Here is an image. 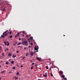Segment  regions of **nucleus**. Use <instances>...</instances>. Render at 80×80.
<instances>
[{
    "mask_svg": "<svg viewBox=\"0 0 80 80\" xmlns=\"http://www.w3.org/2000/svg\"><path fill=\"white\" fill-rule=\"evenodd\" d=\"M37 66V65H35V66Z\"/></svg>",
    "mask_w": 80,
    "mask_h": 80,
    "instance_id": "nucleus-64",
    "label": "nucleus"
},
{
    "mask_svg": "<svg viewBox=\"0 0 80 80\" xmlns=\"http://www.w3.org/2000/svg\"><path fill=\"white\" fill-rule=\"evenodd\" d=\"M2 50V47L1 46H0V51H1Z\"/></svg>",
    "mask_w": 80,
    "mask_h": 80,
    "instance_id": "nucleus-20",
    "label": "nucleus"
},
{
    "mask_svg": "<svg viewBox=\"0 0 80 80\" xmlns=\"http://www.w3.org/2000/svg\"><path fill=\"white\" fill-rule=\"evenodd\" d=\"M35 52H34V54H35Z\"/></svg>",
    "mask_w": 80,
    "mask_h": 80,
    "instance_id": "nucleus-60",
    "label": "nucleus"
},
{
    "mask_svg": "<svg viewBox=\"0 0 80 80\" xmlns=\"http://www.w3.org/2000/svg\"><path fill=\"white\" fill-rule=\"evenodd\" d=\"M58 70H59V68H58Z\"/></svg>",
    "mask_w": 80,
    "mask_h": 80,
    "instance_id": "nucleus-59",
    "label": "nucleus"
},
{
    "mask_svg": "<svg viewBox=\"0 0 80 80\" xmlns=\"http://www.w3.org/2000/svg\"><path fill=\"white\" fill-rule=\"evenodd\" d=\"M12 69L14 70L15 69V67H13L12 68Z\"/></svg>",
    "mask_w": 80,
    "mask_h": 80,
    "instance_id": "nucleus-26",
    "label": "nucleus"
},
{
    "mask_svg": "<svg viewBox=\"0 0 80 80\" xmlns=\"http://www.w3.org/2000/svg\"><path fill=\"white\" fill-rule=\"evenodd\" d=\"M20 34V33H18L17 34V37H18L19 35Z\"/></svg>",
    "mask_w": 80,
    "mask_h": 80,
    "instance_id": "nucleus-12",
    "label": "nucleus"
},
{
    "mask_svg": "<svg viewBox=\"0 0 80 80\" xmlns=\"http://www.w3.org/2000/svg\"><path fill=\"white\" fill-rule=\"evenodd\" d=\"M64 77H65V76L64 75H62V76H61L62 78H64Z\"/></svg>",
    "mask_w": 80,
    "mask_h": 80,
    "instance_id": "nucleus-17",
    "label": "nucleus"
},
{
    "mask_svg": "<svg viewBox=\"0 0 80 80\" xmlns=\"http://www.w3.org/2000/svg\"><path fill=\"white\" fill-rule=\"evenodd\" d=\"M5 37V36L3 35H1V37H0V38H3V39H4V38Z\"/></svg>",
    "mask_w": 80,
    "mask_h": 80,
    "instance_id": "nucleus-9",
    "label": "nucleus"
},
{
    "mask_svg": "<svg viewBox=\"0 0 80 80\" xmlns=\"http://www.w3.org/2000/svg\"><path fill=\"white\" fill-rule=\"evenodd\" d=\"M26 37H27V38H28L29 37V36L28 34H26Z\"/></svg>",
    "mask_w": 80,
    "mask_h": 80,
    "instance_id": "nucleus-27",
    "label": "nucleus"
},
{
    "mask_svg": "<svg viewBox=\"0 0 80 80\" xmlns=\"http://www.w3.org/2000/svg\"><path fill=\"white\" fill-rule=\"evenodd\" d=\"M26 48H27V47H26V48H24V49H26Z\"/></svg>",
    "mask_w": 80,
    "mask_h": 80,
    "instance_id": "nucleus-45",
    "label": "nucleus"
},
{
    "mask_svg": "<svg viewBox=\"0 0 80 80\" xmlns=\"http://www.w3.org/2000/svg\"><path fill=\"white\" fill-rule=\"evenodd\" d=\"M21 44V43H18V45H20Z\"/></svg>",
    "mask_w": 80,
    "mask_h": 80,
    "instance_id": "nucleus-31",
    "label": "nucleus"
},
{
    "mask_svg": "<svg viewBox=\"0 0 80 80\" xmlns=\"http://www.w3.org/2000/svg\"><path fill=\"white\" fill-rule=\"evenodd\" d=\"M4 72H5V71H1V73H4Z\"/></svg>",
    "mask_w": 80,
    "mask_h": 80,
    "instance_id": "nucleus-13",
    "label": "nucleus"
},
{
    "mask_svg": "<svg viewBox=\"0 0 80 80\" xmlns=\"http://www.w3.org/2000/svg\"><path fill=\"white\" fill-rule=\"evenodd\" d=\"M63 79L64 80H67V79L66 78H63Z\"/></svg>",
    "mask_w": 80,
    "mask_h": 80,
    "instance_id": "nucleus-15",
    "label": "nucleus"
},
{
    "mask_svg": "<svg viewBox=\"0 0 80 80\" xmlns=\"http://www.w3.org/2000/svg\"><path fill=\"white\" fill-rule=\"evenodd\" d=\"M56 68H57L58 69V68H59L58 67H57Z\"/></svg>",
    "mask_w": 80,
    "mask_h": 80,
    "instance_id": "nucleus-58",
    "label": "nucleus"
},
{
    "mask_svg": "<svg viewBox=\"0 0 80 80\" xmlns=\"http://www.w3.org/2000/svg\"><path fill=\"white\" fill-rule=\"evenodd\" d=\"M4 51L5 52H6V50H4Z\"/></svg>",
    "mask_w": 80,
    "mask_h": 80,
    "instance_id": "nucleus-54",
    "label": "nucleus"
},
{
    "mask_svg": "<svg viewBox=\"0 0 80 80\" xmlns=\"http://www.w3.org/2000/svg\"><path fill=\"white\" fill-rule=\"evenodd\" d=\"M33 62V61L32 60H31L30 61L31 62Z\"/></svg>",
    "mask_w": 80,
    "mask_h": 80,
    "instance_id": "nucleus-47",
    "label": "nucleus"
},
{
    "mask_svg": "<svg viewBox=\"0 0 80 80\" xmlns=\"http://www.w3.org/2000/svg\"><path fill=\"white\" fill-rule=\"evenodd\" d=\"M38 80H41V79H38Z\"/></svg>",
    "mask_w": 80,
    "mask_h": 80,
    "instance_id": "nucleus-55",
    "label": "nucleus"
},
{
    "mask_svg": "<svg viewBox=\"0 0 80 80\" xmlns=\"http://www.w3.org/2000/svg\"><path fill=\"white\" fill-rule=\"evenodd\" d=\"M9 45V42H8V44H7V46H8Z\"/></svg>",
    "mask_w": 80,
    "mask_h": 80,
    "instance_id": "nucleus-32",
    "label": "nucleus"
},
{
    "mask_svg": "<svg viewBox=\"0 0 80 80\" xmlns=\"http://www.w3.org/2000/svg\"><path fill=\"white\" fill-rule=\"evenodd\" d=\"M22 33H23L24 34V32H22Z\"/></svg>",
    "mask_w": 80,
    "mask_h": 80,
    "instance_id": "nucleus-51",
    "label": "nucleus"
},
{
    "mask_svg": "<svg viewBox=\"0 0 80 80\" xmlns=\"http://www.w3.org/2000/svg\"><path fill=\"white\" fill-rule=\"evenodd\" d=\"M51 68H53V67L52 66H51Z\"/></svg>",
    "mask_w": 80,
    "mask_h": 80,
    "instance_id": "nucleus-44",
    "label": "nucleus"
},
{
    "mask_svg": "<svg viewBox=\"0 0 80 80\" xmlns=\"http://www.w3.org/2000/svg\"><path fill=\"white\" fill-rule=\"evenodd\" d=\"M30 38L31 40H32L33 39V38L32 37H30Z\"/></svg>",
    "mask_w": 80,
    "mask_h": 80,
    "instance_id": "nucleus-28",
    "label": "nucleus"
},
{
    "mask_svg": "<svg viewBox=\"0 0 80 80\" xmlns=\"http://www.w3.org/2000/svg\"><path fill=\"white\" fill-rule=\"evenodd\" d=\"M20 38H19V41H20Z\"/></svg>",
    "mask_w": 80,
    "mask_h": 80,
    "instance_id": "nucleus-49",
    "label": "nucleus"
},
{
    "mask_svg": "<svg viewBox=\"0 0 80 80\" xmlns=\"http://www.w3.org/2000/svg\"><path fill=\"white\" fill-rule=\"evenodd\" d=\"M1 68V66L0 65V68Z\"/></svg>",
    "mask_w": 80,
    "mask_h": 80,
    "instance_id": "nucleus-61",
    "label": "nucleus"
},
{
    "mask_svg": "<svg viewBox=\"0 0 80 80\" xmlns=\"http://www.w3.org/2000/svg\"><path fill=\"white\" fill-rule=\"evenodd\" d=\"M4 5H6L7 6H9V4L7 2H6L4 4Z\"/></svg>",
    "mask_w": 80,
    "mask_h": 80,
    "instance_id": "nucleus-3",
    "label": "nucleus"
},
{
    "mask_svg": "<svg viewBox=\"0 0 80 80\" xmlns=\"http://www.w3.org/2000/svg\"><path fill=\"white\" fill-rule=\"evenodd\" d=\"M0 58H2V59L3 58V57H1Z\"/></svg>",
    "mask_w": 80,
    "mask_h": 80,
    "instance_id": "nucleus-46",
    "label": "nucleus"
},
{
    "mask_svg": "<svg viewBox=\"0 0 80 80\" xmlns=\"http://www.w3.org/2000/svg\"><path fill=\"white\" fill-rule=\"evenodd\" d=\"M6 67H7V68H8V66H6Z\"/></svg>",
    "mask_w": 80,
    "mask_h": 80,
    "instance_id": "nucleus-53",
    "label": "nucleus"
},
{
    "mask_svg": "<svg viewBox=\"0 0 80 80\" xmlns=\"http://www.w3.org/2000/svg\"><path fill=\"white\" fill-rule=\"evenodd\" d=\"M64 36H65V35H63Z\"/></svg>",
    "mask_w": 80,
    "mask_h": 80,
    "instance_id": "nucleus-62",
    "label": "nucleus"
},
{
    "mask_svg": "<svg viewBox=\"0 0 80 80\" xmlns=\"http://www.w3.org/2000/svg\"><path fill=\"white\" fill-rule=\"evenodd\" d=\"M30 39H28V40H29Z\"/></svg>",
    "mask_w": 80,
    "mask_h": 80,
    "instance_id": "nucleus-63",
    "label": "nucleus"
},
{
    "mask_svg": "<svg viewBox=\"0 0 80 80\" xmlns=\"http://www.w3.org/2000/svg\"><path fill=\"white\" fill-rule=\"evenodd\" d=\"M37 48H36V46H35V47L34 48L35 50L36 51L38 50V46H37Z\"/></svg>",
    "mask_w": 80,
    "mask_h": 80,
    "instance_id": "nucleus-4",
    "label": "nucleus"
},
{
    "mask_svg": "<svg viewBox=\"0 0 80 80\" xmlns=\"http://www.w3.org/2000/svg\"><path fill=\"white\" fill-rule=\"evenodd\" d=\"M18 36L17 35H15V38H16Z\"/></svg>",
    "mask_w": 80,
    "mask_h": 80,
    "instance_id": "nucleus-37",
    "label": "nucleus"
},
{
    "mask_svg": "<svg viewBox=\"0 0 80 80\" xmlns=\"http://www.w3.org/2000/svg\"><path fill=\"white\" fill-rule=\"evenodd\" d=\"M51 67L50 68V69H51Z\"/></svg>",
    "mask_w": 80,
    "mask_h": 80,
    "instance_id": "nucleus-57",
    "label": "nucleus"
},
{
    "mask_svg": "<svg viewBox=\"0 0 80 80\" xmlns=\"http://www.w3.org/2000/svg\"><path fill=\"white\" fill-rule=\"evenodd\" d=\"M21 67L22 68L23 67V66L22 65L21 66Z\"/></svg>",
    "mask_w": 80,
    "mask_h": 80,
    "instance_id": "nucleus-43",
    "label": "nucleus"
},
{
    "mask_svg": "<svg viewBox=\"0 0 80 80\" xmlns=\"http://www.w3.org/2000/svg\"><path fill=\"white\" fill-rule=\"evenodd\" d=\"M12 33V31H11V32H10L9 34H10V35H11V33Z\"/></svg>",
    "mask_w": 80,
    "mask_h": 80,
    "instance_id": "nucleus-36",
    "label": "nucleus"
},
{
    "mask_svg": "<svg viewBox=\"0 0 80 80\" xmlns=\"http://www.w3.org/2000/svg\"><path fill=\"white\" fill-rule=\"evenodd\" d=\"M63 72L62 71H60L59 72V74L61 75H62Z\"/></svg>",
    "mask_w": 80,
    "mask_h": 80,
    "instance_id": "nucleus-6",
    "label": "nucleus"
},
{
    "mask_svg": "<svg viewBox=\"0 0 80 80\" xmlns=\"http://www.w3.org/2000/svg\"><path fill=\"white\" fill-rule=\"evenodd\" d=\"M22 43L23 44V45H24L26 43H28V42L27 41H23L22 42Z\"/></svg>",
    "mask_w": 80,
    "mask_h": 80,
    "instance_id": "nucleus-2",
    "label": "nucleus"
},
{
    "mask_svg": "<svg viewBox=\"0 0 80 80\" xmlns=\"http://www.w3.org/2000/svg\"><path fill=\"white\" fill-rule=\"evenodd\" d=\"M6 50H7V51H8V48H6Z\"/></svg>",
    "mask_w": 80,
    "mask_h": 80,
    "instance_id": "nucleus-23",
    "label": "nucleus"
},
{
    "mask_svg": "<svg viewBox=\"0 0 80 80\" xmlns=\"http://www.w3.org/2000/svg\"><path fill=\"white\" fill-rule=\"evenodd\" d=\"M51 75L52 77L53 76V75H52V73H51Z\"/></svg>",
    "mask_w": 80,
    "mask_h": 80,
    "instance_id": "nucleus-33",
    "label": "nucleus"
},
{
    "mask_svg": "<svg viewBox=\"0 0 80 80\" xmlns=\"http://www.w3.org/2000/svg\"><path fill=\"white\" fill-rule=\"evenodd\" d=\"M34 64V63L33 62V63H32V65H33Z\"/></svg>",
    "mask_w": 80,
    "mask_h": 80,
    "instance_id": "nucleus-40",
    "label": "nucleus"
},
{
    "mask_svg": "<svg viewBox=\"0 0 80 80\" xmlns=\"http://www.w3.org/2000/svg\"><path fill=\"white\" fill-rule=\"evenodd\" d=\"M49 60H51V59H50V58H49Z\"/></svg>",
    "mask_w": 80,
    "mask_h": 80,
    "instance_id": "nucleus-52",
    "label": "nucleus"
},
{
    "mask_svg": "<svg viewBox=\"0 0 80 80\" xmlns=\"http://www.w3.org/2000/svg\"><path fill=\"white\" fill-rule=\"evenodd\" d=\"M6 8V7H5L4 8H2L1 9V10H2V11H4L5 10V8Z\"/></svg>",
    "mask_w": 80,
    "mask_h": 80,
    "instance_id": "nucleus-7",
    "label": "nucleus"
},
{
    "mask_svg": "<svg viewBox=\"0 0 80 80\" xmlns=\"http://www.w3.org/2000/svg\"><path fill=\"white\" fill-rule=\"evenodd\" d=\"M25 58V57H24L22 58V60H23Z\"/></svg>",
    "mask_w": 80,
    "mask_h": 80,
    "instance_id": "nucleus-39",
    "label": "nucleus"
},
{
    "mask_svg": "<svg viewBox=\"0 0 80 80\" xmlns=\"http://www.w3.org/2000/svg\"><path fill=\"white\" fill-rule=\"evenodd\" d=\"M2 79V78H0V80H1Z\"/></svg>",
    "mask_w": 80,
    "mask_h": 80,
    "instance_id": "nucleus-50",
    "label": "nucleus"
},
{
    "mask_svg": "<svg viewBox=\"0 0 80 80\" xmlns=\"http://www.w3.org/2000/svg\"><path fill=\"white\" fill-rule=\"evenodd\" d=\"M25 46H28V44H25Z\"/></svg>",
    "mask_w": 80,
    "mask_h": 80,
    "instance_id": "nucleus-42",
    "label": "nucleus"
},
{
    "mask_svg": "<svg viewBox=\"0 0 80 80\" xmlns=\"http://www.w3.org/2000/svg\"><path fill=\"white\" fill-rule=\"evenodd\" d=\"M6 43H8V42H6Z\"/></svg>",
    "mask_w": 80,
    "mask_h": 80,
    "instance_id": "nucleus-56",
    "label": "nucleus"
},
{
    "mask_svg": "<svg viewBox=\"0 0 80 80\" xmlns=\"http://www.w3.org/2000/svg\"><path fill=\"white\" fill-rule=\"evenodd\" d=\"M8 63H9V62H6V63H5V64H8Z\"/></svg>",
    "mask_w": 80,
    "mask_h": 80,
    "instance_id": "nucleus-14",
    "label": "nucleus"
},
{
    "mask_svg": "<svg viewBox=\"0 0 80 80\" xmlns=\"http://www.w3.org/2000/svg\"><path fill=\"white\" fill-rule=\"evenodd\" d=\"M22 37H24V34H22Z\"/></svg>",
    "mask_w": 80,
    "mask_h": 80,
    "instance_id": "nucleus-48",
    "label": "nucleus"
},
{
    "mask_svg": "<svg viewBox=\"0 0 80 80\" xmlns=\"http://www.w3.org/2000/svg\"><path fill=\"white\" fill-rule=\"evenodd\" d=\"M2 55H3V56H5L4 54L3 53H2Z\"/></svg>",
    "mask_w": 80,
    "mask_h": 80,
    "instance_id": "nucleus-34",
    "label": "nucleus"
},
{
    "mask_svg": "<svg viewBox=\"0 0 80 80\" xmlns=\"http://www.w3.org/2000/svg\"><path fill=\"white\" fill-rule=\"evenodd\" d=\"M3 42L5 45H6V42Z\"/></svg>",
    "mask_w": 80,
    "mask_h": 80,
    "instance_id": "nucleus-29",
    "label": "nucleus"
},
{
    "mask_svg": "<svg viewBox=\"0 0 80 80\" xmlns=\"http://www.w3.org/2000/svg\"><path fill=\"white\" fill-rule=\"evenodd\" d=\"M28 53H27L26 54V56H28Z\"/></svg>",
    "mask_w": 80,
    "mask_h": 80,
    "instance_id": "nucleus-30",
    "label": "nucleus"
},
{
    "mask_svg": "<svg viewBox=\"0 0 80 80\" xmlns=\"http://www.w3.org/2000/svg\"><path fill=\"white\" fill-rule=\"evenodd\" d=\"M16 75H19V72H17V73H16Z\"/></svg>",
    "mask_w": 80,
    "mask_h": 80,
    "instance_id": "nucleus-22",
    "label": "nucleus"
},
{
    "mask_svg": "<svg viewBox=\"0 0 80 80\" xmlns=\"http://www.w3.org/2000/svg\"><path fill=\"white\" fill-rule=\"evenodd\" d=\"M11 63L12 64H13L14 63V62H13V61H12L11 62Z\"/></svg>",
    "mask_w": 80,
    "mask_h": 80,
    "instance_id": "nucleus-21",
    "label": "nucleus"
},
{
    "mask_svg": "<svg viewBox=\"0 0 80 80\" xmlns=\"http://www.w3.org/2000/svg\"><path fill=\"white\" fill-rule=\"evenodd\" d=\"M16 55L13 54L12 57L13 58H15L16 57Z\"/></svg>",
    "mask_w": 80,
    "mask_h": 80,
    "instance_id": "nucleus-10",
    "label": "nucleus"
},
{
    "mask_svg": "<svg viewBox=\"0 0 80 80\" xmlns=\"http://www.w3.org/2000/svg\"><path fill=\"white\" fill-rule=\"evenodd\" d=\"M18 52H19L18 51H17L16 52V53H18Z\"/></svg>",
    "mask_w": 80,
    "mask_h": 80,
    "instance_id": "nucleus-38",
    "label": "nucleus"
},
{
    "mask_svg": "<svg viewBox=\"0 0 80 80\" xmlns=\"http://www.w3.org/2000/svg\"><path fill=\"white\" fill-rule=\"evenodd\" d=\"M31 56H33V52H31Z\"/></svg>",
    "mask_w": 80,
    "mask_h": 80,
    "instance_id": "nucleus-19",
    "label": "nucleus"
},
{
    "mask_svg": "<svg viewBox=\"0 0 80 80\" xmlns=\"http://www.w3.org/2000/svg\"><path fill=\"white\" fill-rule=\"evenodd\" d=\"M12 55V54L11 53H9L8 54V56L9 57H10Z\"/></svg>",
    "mask_w": 80,
    "mask_h": 80,
    "instance_id": "nucleus-11",
    "label": "nucleus"
},
{
    "mask_svg": "<svg viewBox=\"0 0 80 80\" xmlns=\"http://www.w3.org/2000/svg\"><path fill=\"white\" fill-rule=\"evenodd\" d=\"M15 80H16L17 79H18V77H15Z\"/></svg>",
    "mask_w": 80,
    "mask_h": 80,
    "instance_id": "nucleus-25",
    "label": "nucleus"
},
{
    "mask_svg": "<svg viewBox=\"0 0 80 80\" xmlns=\"http://www.w3.org/2000/svg\"><path fill=\"white\" fill-rule=\"evenodd\" d=\"M12 35H11V36L10 37V38H12Z\"/></svg>",
    "mask_w": 80,
    "mask_h": 80,
    "instance_id": "nucleus-24",
    "label": "nucleus"
},
{
    "mask_svg": "<svg viewBox=\"0 0 80 80\" xmlns=\"http://www.w3.org/2000/svg\"><path fill=\"white\" fill-rule=\"evenodd\" d=\"M31 45H32L33 44L32 43H31Z\"/></svg>",
    "mask_w": 80,
    "mask_h": 80,
    "instance_id": "nucleus-41",
    "label": "nucleus"
},
{
    "mask_svg": "<svg viewBox=\"0 0 80 80\" xmlns=\"http://www.w3.org/2000/svg\"><path fill=\"white\" fill-rule=\"evenodd\" d=\"M33 66H32L31 67V70H32L33 69Z\"/></svg>",
    "mask_w": 80,
    "mask_h": 80,
    "instance_id": "nucleus-16",
    "label": "nucleus"
},
{
    "mask_svg": "<svg viewBox=\"0 0 80 80\" xmlns=\"http://www.w3.org/2000/svg\"><path fill=\"white\" fill-rule=\"evenodd\" d=\"M43 76L45 77V78H47V72H45V74H44Z\"/></svg>",
    "mask_w": 80,
    "mask_h": 80,
    "instance_id": "nucleus-5",
    "label": "nucleus"
},
{
    "mask_svg": "<svg viewBox=\"0 0 80 80\" xmlns=\"http://www.w3.org/2000/svg\"><path fill=\"white\" fill-rule=\"evenodd\" d=\"M8 31V30H6L5 32H4L2 33V34L5 36V37L7 36L8 33H7Z\"/></svg>",
    "mask_w": 80,
    "mask_h": 80,
    "instance_id": "nucleus-1",
    "label": "nucleus"
},
{
    "mask_svg": "<svg viewBox=\"0 0 80 80\" xmlns=\"http://www.w3.org/2000/svg\"><path fill=\"white\" fill-rule=\"evenodd\" d=\"M46 68L47 69H48V66H46Z\"/></svg>",
    "mask_w": 80,
    "mask_h": 80,
    "instance_id": "nucleus-18",
    "label": "nucleus"
},
{
    "mask_svg": "<svg viewBox=\"0 0 80 80\" xmlns=\"http://www.w3.org/2000/svg\"><path fill=\"white\" fill-rule=\"evenodd\" d=\"M8 73L9 74H10L11 73V71H9L8 72Z\"/></svg>",
    "mask_w": 80,
    "mask_h": 80,
    "instance_id": "nucleus-35",
    "label": "nucleus"
},
{
    "mask_svg": "<svg viewBox=\"0 0 80 80\" xmlns=\"http://www.w3.org/2000/svg\"><path fill=\"white\" fill-rule=\"evenodd\" d=\"M37 60L38 61H41V58H37Z\"/></svg>",
    "mask_w": 80,
    "mask_h": 80,
    "instance_id": "nucleus-8",
    "label": "nucleus"
}]
</instances>
